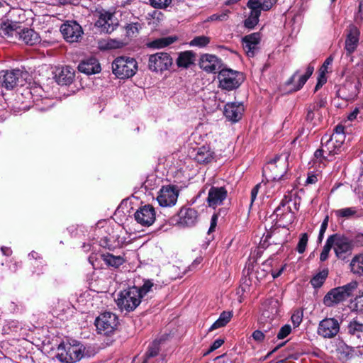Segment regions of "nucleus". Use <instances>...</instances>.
<instances>
[{"label": "nucleus", "instance_id": "2f4dec72", "mask_svg": "<svg viewBox=\"0 0 363 363\" xmlns=\"http://www.w3.org/2000/svg\"><path fill=\"white\" fill-rule=\"evenodd\" d=\"M233 315L232 311H223L220 314L219 318L212 324L208 331L211 332L216 329L225 327L230 321Z\"/></svg>", "mask_w": 363, "mask_h": 363}, {"label": "nucleus", "instance_id": "423d86ee", "mask_svg": "<svg viewBox=\"0 0 363 363\" xmlns=\"http://www.w3.org/2000/svg\"><path fill=\"white\" fill-rule=\"evenodd\" d=\"M94 325L99 334L111 336L119 325L118 318L115 313L106 311L96 318Z\"/></svg>", "mask_w": 363, "mask_h": 363}, {"label": "nucleus", "instance_id": "4d7b16f0", "mask_svg": "<svg viewBox=\"0 0 363 363\" xmlns=\"http://www.w3.org/2000/svg\"><path fill=\"white\" fill-rule=\"evenodd\" d=\"M229 13H230V11L228 10H226V11L222 12L221 13L213 14L209 17V21H226L228 18Z\"/></svg>", "mask_w": 363, "mask_h": 363}, {"label": "nucleus", "instance_id": "bf43d9fd", "mask_svg": "<svg viewBox=\"0 0 363 363\" xmlns=\"http://www.w3.org/2000/svg\"><path fill=\"white\" fill-rule=\"evenodd\" d=\"M252 337L255 341L258 342H261L266 340L261 328L258 330H255L252 334Z\"/></svg>", "mask_w": 363, "mask_h": 363}, {"label": "nucleus", "instance_id": "0eeeda50", "mask_svg": "<svg viewBox=\"0 0 363 363\" xmlns=\"http://www.w3.org/2000/svg\"><path fill=\"white\" fill-rule=\"evenodd\" d=\"M292 201L291 195H285L279 205L275 208L274 214L276 216L277 225L286 228L291 225L295 218V213L289 205Z\"/></svg>", "mask_w": 363, "mask_h": 363}, {"label": "nucleus", "instance_id": "f3484780", "mask_svg": "<svg viewBox=\"0 0 363 363\" xmlns=\"http://www.w3.org/2000/svg\"><path fill=\"white\" fill-rule=\"evenodd\" d=\"M60 31L66 41L78 42L84 33L82 26L76 21H67L60 27Z\"/></svg>", "mask_w": 363, "mask_h": 363}, {"label": "nucleus", "instance_id": "f257e3e1", "mask_svg": "<svg viewBox=\"0 0 363 363\" xmlns=\"http://www.w3.org/2000/svg\"><path fill=\"white\" fill-rule=\"evenodd\" d=\"M84 350V346L79 341H63L57 347L56 358L62 363H75L83 358Z\"/></svg>", "mask_w": 363, "mask_h": 363}, {"label": "nucleus", "instance_id": "b1692460", "mask_svg": "<svg viewBox=\"0 0 363 363\" xmlns=\"http://www.w3.org/2000/svg\"><path fill=\"white\" fill-rule=\"evenodd\" d=\"M260 40L261 35L259 32L247 35L242 38L243 49L249 57H253L255 55Z\"/></svg>", "mask_w": 363, "mask_h": 363}, {"label": "nucleus", "instance_id": "774afa93", "mask_svg": "<svg viewBox=\"0 0 363 363\" xmlns=\"http://www.w3.org/2000/svg\"><path fill=\"white\" fill-rule=\"evenodd\" d=\"M224 342H225L224 338H218V339L216 340L212 343V345H211V349L216 350L218 349L219 347H220L224 344Z\"/></svg>", "mask_w": 363, "mask_h": 363}, {"label": "nucleus", "instance_id": "37998d69", "mask_svg": "<svg viewBox=\"0 0 363 363\" xmlns=\"http://www.w3.org/2000/svg\"><path fill=\"white\" fill-rule=\"evenodd\" d=\"M333 237H328L326 242L323 247V249L320 255V260L321 262H324L326 259H328L329 256V252L331 250V248L333 247V242L332 240Z\"/></svg>", "mask_w": 363, "mask_h": 363}, {"label": "nucleus", "instance_id": "412c9836", "mask_svg": "<svg viewBox=\"0 0 363 363\" xmlns=\"http://www.w3.org/2000/svg\"><path fill=\"white\" fill-rule=\"evenodd\" d=\"M199 214L196 209L184 206L176 216L177 224L183 227H191L198 221Z\"/></svg>", "mask_w": 363, "mask_h": 363}, {"label": "nucleus", "instance_id": "72a5a7b5", "mask_svg": "<svg viewBox=\"0 0 363 363\" xmlns=\"http://www.w3.org/2000/svg\"><path fill=\"white\" fill-rule=\"evenodd\" d=\"M195 55L192 51H184L179 53L177 59V65L179 67H189L193 64Z\"/></svg>", "mask_w": 363, "mask_h": 363}, {"label": "nucleus", "instance_id": "9d476101", "mask_svg": "<svg viewBox=\"0 0 363 363\" xmlns=\"http://www.w3.org/2000/svg\"><path fill=\"white\" fill-rule=\"evenodd\" d=\"M360 86L361 82L358 77H347L345 81L339 86L336 95L346 101L354 100L359 92Z\"/></svg>", "mask_w": 363, "mask_h": 363}, {"label": "nucleus", "instance_id": "ea45409f", "mask_svg": "<svg viewBox=\"0 0 363 363\" xmlns=\"http://www.w3.org/2000/svg\"><path fill=\"white\" fill-rule=\"evenodd\" d=\"M155 286L154 283L150 280L147 279L144 281L143 286H136V291L139 294V296L143 299V297L147 294L151 290L152 288Z\"/></svg>", "mask_w": 363, "mask_h": 363}, {"label": "nucleus", "instance_id": "f03ea898", "mask_svg": "<svg viewBox=\"0 0 363 363\" xmlns=\"http://www.w3.org/2000/svg\"><path fill=\"white\" fill-rule=\"evenodd\" d=\"M357 287L358 282L352 281L344 286L333 288L323 297V304L327 307H334L352 296Z\"/></svg>", "mask_w": 363, "mask_h": 363}, {"label": "nucleus", "instance_id": "79ce46f5", "mask_svg": "<svg viewBox=\"0 0 363 363\" xmlns=\"http://www.w3.org/2000/svg\"><path fill=\"white\" fill-rule=\"evenodd\" d=\"M211 39L205 35H200L194 38L189 43L190 46L204 48L209 44Z\"/></svg>", "mask_w": 363, "mask_h": 363}, {"label": "nucleus", "instance_id": "4c0bfd02", "mask_svg": "<svg viewBox=\"0 0 363 363\" xmlns=\"http://www.w3.org/2000/svg\"><path fill=\"white\" fill-rule=\"evenodd\" d=\"M337 351L341 355L342 358L345 359V360L352 359L355 354L354 348L347 345L345 342L339 344Z\"/></svg>", "mask_w": 363, "mask_h": 363}, {"label": "nucleus", "instance_id": "dca6fc26", "mask_svg": "<svg viewBox=\"0 0 363 363\" xmlns=\"http://www.w3.org/2000/svg\"><path fill=\"white\" fill-rule=\"evenodd\" d=\"M340 325L335 318H325L319 322L317 333L323 338L332 339L340 332Z\"/></svg>", "mask_w": 363, "mask_h": 363}, {"label": "nucleus", "instance_id": "de8ad7c7", "mask_svg": "<svg viewBox=\"0 0 363 363\" xmlns=\"http://www.w3.org/2000/svg\"><path fill=\"white\" fill-rule=\"evenodd\" d=\"M306 115L305 117V120L307 123L312 124L313 126L317 125L315 117V111H317L316 109H313L309 105H306Z\"/></svg>", "mask_w": 363, "mask_h": 363}, {"label": "nucleus", "instance_id": "603ef678", "mask_svg": "<svg viewBox=\"0 0 363 363\" xmlns=\"http://www.w3.org/2000/svg\"><path fill=\"white\" fill-rule=\"evenodd\" d=\"M150 4L155 9H165L171 3L172 0H149Z\"/></svg>", "mask_w": 363, "mask_h": 363}, {"label": "nucleus", "instance_id": "aec40b11", "mask_svg": "<svg viewBox=\"0 0 363 363\" xmlns=\"http://www.w3.org/2000/svg\"><path fill=\"white\" fill-rule=\"evenodd\" d=\"M179 191L175 186H163L160 190L157 200L161 206H171L176 203Z\"/></svg>", "mask_w": 363, "mask_h": 363}, {"label": "nucleus", "instance_id": "a878e982", "mask_svg": "<svg viewBox=\"0 0 363 363\" xmlns=\"http://www.w3.org/2000/svg\"><path fill=\"white\" fill-rule=\"evenodd\" d=\"M244 107L242 104L231 102L225 104L223 113L228 121L236 123L241 119Z\"/></svg>", "mask_w": 363, "mask_h": 363}, {"label": "nucleus", "instance_id": "5fc2aeb1", "mask_svg": "<svg viewBox=\"0 0 363 363\" xmlns=\"http://www.w3.org/2000/svg\"><path fill=\"white\" fill-rule=\"evenodd\" d=\"M321 178V174L316 172H309L306 181V184H313L318 182L319 179Z\"/></svg>", "mask_w": 363, "mask_h": 363}, {"label": "nucleus", "instance_id": "13d9d810", "mask_svg": "<svg viewBox=\"0 0 363 363\" xmlns=\"http://www.w3.org/2000/svg\"><path fill=\"white\" fill-rule=\"evenodd\" d=\"M330 138H331L334 141H336L337 144L340 146L341 147H343L344 142L345 140V135L343 134H331L328 135Z\"/></svg>", "mask_w": 363, "mask_h": 363}, {"label": "nucleus", "instance_id": "f704fd0d", "mask_svg": "<svg viewBox=\"0 0 363 363\" xmlns=\"http://www.w3.org/2000/svg\"><path fill=\"white\" fill-rule=\"evenodd\" d=\"M351 272L358 276L363 275V254L356 255L350 264Z\"/></svg>", "mask_w": 363, "mask_h": 363}, {"label": "nucleus", "instance_id": "cd10ccee", "mask_svg": "<svg viewBox=\"0 0 363 363\" xmlns=\"http://www.w3.org/2000/svg\"><path fill=\"white\" fill-rule=\"evenodd\" d=\"M215 157V152L209 146H201L196 150L194 159L199 164H208Z\"/></svg>", "mask_w": 363, "mask_h": 363}, {"label": "nucleus", "instance_id": "3c124183", "mask_svg": "<svg viewBox=\"0 0 363 363\" xmlns=\"http://www.w3.org/2000/svg\"><path fill=\"white\" fill-rule=\"evenodd\" d=\"M123 45V43L119 40L109 39L107 40L105 45L101 44L100 48L101 50H110V49H116L121 48Z\"/></svg>", "mask_w": 363, "mask_h": 363}, {"label": "nucleus", "instance_id": "6ab92c4d", "mask_svg": "<svg viewBox=\"0 0 363 363\" xmlns=\"http://www.w3.org/2000/svg\"><path fill=\"white\" fill-rule=\"evenodd\" d=\"M199 65L207 73H216L224 68L222 60L215 55L203 54L201 55Z\"/></svg>", "mask_w": 363, "mask_h": 363}, {"label": "nucleus", "instance_id": "a19ab883", "mask_svg": "<svg viewBox=\"0 0 363 363\" xmlns=\"http://www.w3.org/2000/svg\"><path fill=\"white\" fill-rule=\"evenodd\" d=\"M260 328L267 340H274V337L277 332V328L272 323L263 325Z\"/></svg>", "mask_w": 363, "mask_h": 363}, {"label": "nucleus", "instance_id": "09e8293b", "mask_svg": "<svg viewBox=\"0 0 363 363\" xmlns=\"http://www.w3.org/2000/svg\"><path fill=\"white\" fill-rule=\"evenodd\" d=\"M354 20L358 26H361L363 22V0H358V8L354 13Z\"/></svg>", "mask_w": 363, "mask_h": 363}, {"label": "nucleus", "instance_id": "20e7f679", "mask_svg": "<svg viewBox=\"0 0 363 363\" xmlns=\"http://www.w3.org/2000/svg\"><path fill=\"white\" fill-rule=\"evenodd\" d=\"M142 298L136 291V286H133L121 291L116 299L118 308L126 312H133L140 304Z\"/></svg>", "mask_w": 363, "mask_h": 363}, {"label": "nucleus", "instance_id": "1a4fd4ad", "mask_svg": "<svg viewBox=\"0 0 363 363\" xmlns=\"http://www.w3.org/2000/svg\"><path fill=\"white\" fill-rule=\"evenodd\" d=\"M173 65V58L169 53L158 52L148 56L147 67L152 72L163 73Z\"/></svg>", "mask_w": 363, "mask_h": 363}, {"label": "nucleus", "instance_id": "c85d7f7f", "mask_svg": "<svg viewBox=\"0 0 363 363\" xmlns=\"http://www.w3.org/2000/svg\"><path fill=\"white\" fill-rule=\"evenodd\" d=\"M18 38L26 45H35L40 42L39 34L31 28H23L19 31Z\"/></svg>", "mask_w": 363, "mask_h": 363}, {"label": "nucleus", "instance_id": "864d4df0", "mask_svg": "<svg viewBox=\"0 0 363 363\" xmlns=\"http://www.w3.org/2000/svg\"><path fill=\"white\" fill-rule=\"evenodd\" d=\"M291 320L294 328L298 327L303 320V312L298 310L295 311L291 317Z\"/></svg>", "mask_w": 363, "mask_h": 363}, {"label": "nucleus", "instance_id": "a18cd8bd", "mask_svg": "<svg viewBox=\"0 0 363 363\" xmlns=\"http://www.w3.org/2000/svg\"><path fill=\"white\" fill-rule=\"evenodd\" d=\"M2 29L4 31V34L11 36H16V38L18 35L19 31L17 30V28L16 25H12L11 23L4 22L1 26Z\"/></svg>", "mask_w": 363, "mask_h": 363}, {"label": "nucleus", "instance_id": "8fccbe9b", "mask_svg": "<svg viewBox=\"0 0 363 363\" xmlns=\"http://www.w3.org/2000/svg\"><path fill=\"white\" fill-rule=\"evenodd\" d=\"M326 104V98L320 95H318L315 101L313 103L309 104L308 105L311 106L313 109H316L317 111H318L320 108L325 107Z\"/></svg>", "mask_w": 363, "mask_h": 363}, {"label": "nucleus", "instance_id": "c756f323", "mask_svg": "<svg viewBox=\"0 0 363 363\" xmlns=\"http://www.w3.org/2000/svg\"><path fill=\"white\" fill-rule=\"evenodd\" d=\"M178 40L176 35H171L167 37H162L157 38L152 41L148 42L146 46L151 49H162L164 48Z\"/></svg>", "mask_w": 363, "mask_h": 363}, {"label": "nucleus", "instance_id": "6e6552de", "mask_svg": "<svg viewBox=\"0 0 363 363\" xmlns=\"http://www.w3.org/2000/svg\"><path fill=\"white\" fill-rule=\"evenodd\" d=\"M137 69V62L131 57H118L112 63L113 73L119 79L132 77Z\"/></svg>", "mask_w": 363, "mask_h": 363}, {"label": "nucleus", "instance_id": "58836bf2", "mask_svg": "<svg viewBox=\"0 0 363 363\" xmlns=\"http://www.w3.org/2000/svg\"><path fill=\"white\" fill-rule=\"evenodd\" d=\"M160 352V344L157 341L152 342L145 354V358L142 363H147L148 359L156 357Z\"/></svg>", "mask_w": 363, "mask_h": 363}, {"label": "nucleus", "instance_id": "2eb2a0df", "mask_svg": "<svg viewBox=\"0 0 363 363\" xmlns=\"http://www.w3.org/2000/svg\"><path fill=\"white\" fill-rule=\"evenodd\" d=\"M267 169L269 171V177L272 180H281L288 170L287 157H283V155H276L268 163Z\"/></svg>", "mask_w": 363, "mask_h": 363}, {"label": "nucleus", "instance_id": "69168bd1", "mask_svg": "<svg viewBox=\"0 0 363 363\" xmlns=\"http://www.w3.org/2000/svg\"><path fill=\"white\" fill-rule=\"evenodd\" d=\"M260 187H261V184L259 183V184H256L251 190V194H250L251 205L253 203V202L256 199L257 195L259 192Z\"/></svg>", "mask_w": 363, "mask_h": 363}, {"label": "nucleus", "instance_id": "4be33fe9", "mask_svg": "<svg viewBox=\"0 0 363 363\" xmlns=\"http://www.w3.org/2000/svg\"><path fill=\"white\" fill-rule=\"evenodd\" d=\"M21 77V72L18 69L0 71V87L7 90L13 89L17 86Z\"/></svg>", "mask_w": 363, "mask_h": 363}, {"label": "nucleus", "instance_id": "6e6d98bb", "mask_svg": "<svg viewBox=\"0 0 363 363\" xmlns=\"http://www.w3.org/2000/svg\"><path fill=\"white\" fill-rule=\"evenodd\" d=\"M291 332V328L289 325H284L282 326L279 333H277V338L278 340H281L287 337Z\"/></svg>", "mask_w": 363, "mask_h": 363}, {"label": "nucleus", "instance_id": "0e129e2a", "mask_svg": "<svg viewBox=\"0 0 363 363\" xmlns=\"http://www.w3.org/2000/svg\"><path fill=\"white\" fill-rule=\"evenodd\" d=\"M308 79H307L306 77H305L303 74L298 79L297 84H296L295 87L293 89V91H297L300 90L308 81Z\"/></svg>", "mask_w": 363, "mask_h": 363}, {"label": "nucleus", "instance_id": "393cba45", "mask_svg": "<svg viewBox=\"0 0 363 363\" xmlns=\"http://www.w3.org/2000/svg\"><path fill=\"white\" fill-rule=\"evenodd\" d=\"M75 76L74 69L70 66L57 67L55 79L60 85H69L72 83Z\"/></svg>", "mask_w": 363, "mask_h": 363}, {"label": "nucleus", "instance_id": "473e14b6", "mask_svg": "<svg viewBox=\"0 0 363 363\" xmlns=\"http://www.w3.org/2000/svg\"><path fill=\"white\" fill-rule=\"evenodd\" d=\"M329 274V269L324 268L323 270L316 273L310 280V283L314 289L320 288L325 283Z\"/></svg>", "mask_w": 363, "mask_h": 363}, {"label": "nucleus", "instance_id": "bb28decb", "mask_svg": "<svg viewBox=\"0 0 363 363\" xmlns=\"http://www.w3.org/2000/svg\"><path fill=\"white\" fill-rule=\"evenodd\" d=\"M78 69L79 72L89 75L99 73L101 68L97 59L91 57L86 61H83L79 63Z\"/></svg>", "mask_w": 363, "mask_h": 363}, {"label": "nucleus", "instance_id": "ddd939ff", "mask_svg": "<svg viewBox=\"0 0 363 363\" xmlns=\"http://www.w3.org/2000/svg\"><path fill=\"white\" fill-rule=\"evenodd\" d=\"M289 235V229L281 230L279 226L272 228L264 235L260 242L261 247L267 248L270 245L283 246L287 242V238Z\"/></svg>", "mask_w": 363, "mask_h": 363}, {"label": "nucleus", "instance_id": "680f3d73", "mask_svg": "<svg viewBox=\"0 0 363 363\" xmlns=\"http://www.w3.org/2000/svg\"><path fill=\"white\" fill-rule=\"evenodd\" d=\"M118 23H113L112 21L108 22V23L102 28V32L106 33H112L118 26Z\"/></svg>", "mask_w": 363, "mask_h": 363}, {"label": "nucleus", "instance_id": "5701e85b", "mask_svg": "<svg viewBox=\"0 0 363 363\" xmlns=\"http://www.w3.org/2000/svg\"><path fill=\"white\" fill-rule=\"evenodd\" d=\"M228 196V191L224 186H211L208 191L206 201L208 206L216 208V206L221 205Z\"/></svg>", "mask_w": 363, "mask_h": 363}, {"label": "nucleus", "instance_id": "c03bdc74", "mask_svg": "<svg viewBox=\"0 0 363 363\" xmlns=\"http://www.w3.org/2000/svg\"><path fill=\"white\" fill-rule=\"evenodd\" d=\"M140 28H141L140 23L138 22L128 23L125 26L126 35L128 37L135 36L139 33V30Z\"/></svg>", "mask_w": 363, "mask_h": 363}, {"label": "nucleus", "instance_id": "338daca9", "mask_svg": "<svg viewBox=\"0 0 363 363\" xmlns=\"http://www.w3.org/2000/svg\"><path fill=\"white\" fill-rule=\"evenodd\" d=\"M333 61V58L332 56H329L328 57L326 58V60H325V62H323V64L322 65V66L320 67V68L319 69L320 71H324V72H328V67L329 65H330L332 64Z\"/></svg>", "mask_w": 363, "mask_h": 363}, {"label": "nucleus", "instance_id": "a211bd4d", "mask_svg": "<svg viewBox=\"0 0 363 363\" xmlns=\"http://www.w3.org/2000/svg\"><path fill=\"white\" fill-rule=\"evenodd\" d=\"M134 218L141 225L149 227L156 220L155 208L151 204L141 206L134 213Z\"/></svg>", "mask_w": 363, "mask_h": 363}, {"label": "nucleus", "instance_id": "49530a36", "mask_svg": "<svg viewBox=\"0 0 363 363\" xmlns=\"http://www.w3.org/2000/svg\"><path fill=\"white\" fill-rule=\"evenodd\" d=\"M308 241V234L306 233L301 234V237L296 247V250L299 254H303L306 251Z\"/></svg>", "mask_w": 363, "mask_h": 363}, {"label": "nucleus", "instance_id": "4468645a", "mask_svg": "<svg viewBox=\"0 0 363 363\" xmlns=\"http://www.w3.org/2000/svg\"><path fill=\"white\" fill-rule=\"evenodd\" d=\"M346 38L345 41L344 50L347 57L350 61H353L352 53L357 50L360 36V30L354 24H350L345 30Z\"/></svg>", "mask_w": 363, "mask_h": 363}, {"label": "nucleus", "instance_id": "9b49d317", "mask_svg": "<svg viewBox=\"0 0 363 363\" xmlns=\"http://www.w3.org/2000/svg\"><path fill=\"white\" fill-rule=\"evenodd\" d=\"M247 6L250 12L244 21V26L248 29H253L258 24L262 10L267 11L272 9L271 5L264 1L262 3L259 0H248Z\"/></svg>", "mask_w": 363, "mask_h": 363}, {"label": "nucleus", "instance_id": "c9c22d12", "mask_svg": "<svg viewBox=\"0 0 363 363\" xmlns=\"http://www.w3.org/2000/svg\"><path fill=\"white\" fill-rule=\"evenodd\" d=\"M347 333L357 338L361 337V335L363 334V324L353 319L347 325Z\"/></svg>", "mask_w": 363, "mask_h": 363}, {"label": "nucleus", "instance_id": "e433bc0d", "mask_svg": "<svg viewBox=\"0 0 363 363\" xmlns=\"http://www.w3.org/2000/svg\"><path fill=\"white\" fill-rule=\"evenodd\" d=\"M335 213L337 218H345L347 219L359 217L358 215V210L356 207H348L338 209L335 211Z\"/></svg>", "mask_w": 363, "mask_h": 363}, {"label": "nucleus", "instance_id": "e2e57ef3", "mask_svg": "<svg viewBox=\"0 0 363 363\" xmlns=\"http://www.w3.org/2000/svg\"><path fill=\"white\" fill-rule=\"evenodd\" d=\"M218 218V215L217 213H214L212 216L211 219L210 228H209V229L208 230V234H210L212 232L215 231V229H216V225H217Z\"/></svg>", "mask_w": 363, "mask_h": 363}, {"label": "nucleus", "instance_id": "052dcab7", "mask_svg": "<svg viewBox=\"0 0 363 363\" xmlns=\"http://www.w3.org/2000/svg\"><path fill=\"white\" fill-rule=\"evenodd\" d=\"M353 247L357 246V247H363V233H358L354 235L353 239H351Z\"/></svg>", "mask_w": 363, "mask_h": 363}, {"label": "nucleus", "instance_id": "7c9ffc66", "mask_svg": "<svg viewBox=\"0 0 363 363\" xmlns=\"http://www.w3.org/2000/svg\"><path fill=\"white\" fill-rule=\"evenodd\" d=\"M101 257L108 267L114 268H118L125 262V259L123 257L115 256L111 253L101 254Z\"/></svg>", "mask_w": 363, "mask_h": 363}, {"label": "nucleus", "instance_id": "7ed1b4c3", "mask_svg": "<svg viewBox=\"0 0 363 363\" xmlns=\"http://www.w3.org/2000/svg\"><path fill=\"white\" fill-rule=\"evenodd\" d=\"M320 147L314 152V157L320 163L332 160L335 155L340 154L344 147L339 146L328 134H325L320 140Z\"/></svg>", "mask_w": 363, "mask_h": 363}, {"label": "nucleus", "instance_id": "39448f33", "mask_svg": "<svg viewBox=\"0 0 363 363\" xmlns=\"http://www.w3.org/2000/svg\"><path fill=\"white\" fill-rule=\"evenodd\" d=\"M218 79L220 88L227 91H233L241 86L245 77L241 72L224 67L220 70Z\"/></svg>", "mask_w": 363, "mask_h": 363}, {"label": "nucleus", "instance_id": "f8f14e48", "mask_svg": "<svg viewBox=\"0 0 363 363\" xmlns=\"http://www.w3.org/2000/svg\"><path fill=\"white\" fill-rule=\"evenodd\" d=\"M329 237H333L334 252L337 259L345 260L351 255L354 247L350 238L340 233H335Z\"/></svg>", "mask_w": 363, "mask_h": 363}]
</instances>
